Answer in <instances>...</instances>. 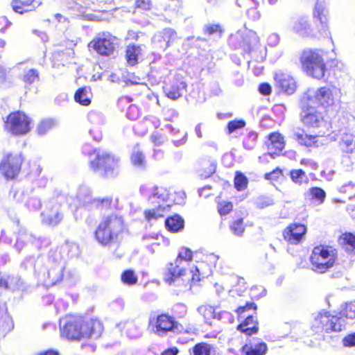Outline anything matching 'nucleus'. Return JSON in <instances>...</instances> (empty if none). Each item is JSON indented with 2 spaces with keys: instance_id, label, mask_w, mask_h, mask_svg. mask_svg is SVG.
Instances as JSON below:
<instances>
[{
  "instance_id": "nucleus-62",
  "label": "nucleus",
  "mask_w": 355,
  "mask_h": 355,
  "mask_svg": "<svg viewBox=\"0 0 355 355\" xmlns=\"http://www.w3.org/2000/svg\"><path fill=\"white\" fill-rule=\"evenodd\" d=\"M132 101V99L131 98L128 97L126 96H123L119 98L117 104H118L119 107H121L123 103H124L125 102L129 103Z\"/></svg>"
},
{
  "instance_id": "nucleus-46",
  "label": "nucleus",
  "mask_w": 355,
  "mask_h": 355,
  "mask_svg": "<svg viewBox=\"0 0 355 355\" xmlns=\"http://www.w3.org/2000/svg\"><path fill=\"white\" fill-rule=\"evenodd\" d=\"M340 317L345 318L347 319H355V302H349L346 303L345 307L340 313Z\"/></svg>"
},
{
  "instance_id": "nucleus-33",
  "label": "nucleus",
  "mask_w": 355,
  "mask_h": 355,
  "mask_svg": "<svg viewBox=\"0 0 355 355\" xmlns=\"http://www.w3.org/2000/svg\"><path fill=\"white\" fill-rule=\"evenodd\" d=\"M217 210L220 216H226L232 212L234 205L231 201L221 199L220 195L217 196Z\"/></svg>"
},
{
  "instance_id": "nucleus-17",
  "label": "nucleus",
  "mask_w": 355,
  "mask_h": 355,
  "mask_svg": "<svg viewBox=\"0 0 355 355\" xmlns=\"http://www.w3.org/2000/svg\"><path fill=\"white\" fill-rule=\"evenodd\" d=\"M266 145L267 148L272 150V153H268L272 157L275 158L274 154H279L285 148L286 141L284 137L279 131L270 132L266 137ZM268 154H265L263 157H259V160L263 162V159Z\"/></svg>"
},
{
  "instance_id": "nucleus-26",
  "label": "nucleus",
  "mask_w": 355,
  "mask_h": 355,
  "mask_svg": "<svg viewBox=\"0 0 355 355\" xmlns=\"http://www.w3.org/2000/svg\"><path fill=\"white\" fill-rule=\"evenodd\" d=\"M198 168L200 176L202 179H207L216 172V163L211 159H203L199 162Z\"/></svg>"
},
{
  "instance_id": "nucleus-47",
  "label": "nucleus",
  "mask_w": 355,
  "mask_h": 355,
  "mask_svg": "<svg viewBox=\"0 0 355 355\" xmlns=\"http://www.w3.org/2000/svg\"><path fill=\"white\" fill-rule=\"evenodd\" d=\"M274 204L273 200L267 196H260L254 201V205L257 209H263Z\"/></svg>"
},
{
  "instance_id": "nucleus-49",
  "label": "nucleus",
  "mask_w": 355,
  "mask_h": 355,
  "mask_svg": "<svg viewBox=\"0 0 355 355\" xmlns=\"http://www.w3.org/2000/svg\"><path fill=\"white\" fill-rule=\"evenodd\" d=\"M246 123L243 119L230 121L227 125V133L231 135L234 132L245 127Z\"/></svg>"
},
{
  "instance_id": "nucleus-20",
  "label": "nucleus",
  "mask_w": 355,
  "mask_h": 355,
  "mask_svg": "<svg viewBox=\"0 0 355 355\" xmlns=\"http://www.w3.org/2000/svg\"><path fill=\"white\" fill-rule=\"evenodd\" d=\"M237 330L246 336H252L259 332V321L253 315H248L236 327Z\"/></svg>"
},
{
  "instance_id": "nucleus-32",
  "label": "nucleus",
  "mask_w": 355,
  "mask_h": 355,
  "mask_svg": "<svg viewBox=\"0 0 355 355\" xmlns=\"http://www.w3.org/2000/svg\"><path fill=\"white\" fill-rule=\"evenodd\" d=\"M131 163L136 166H142L146 163L145 155L139 148V144H137L134 146V150L130 155Z\"/></svg>"
},
{
  "instance_id": "nucleus-45",
  "label": "nucleus",
  "mask_w": 355,
  "mask_h": 355,
  "mask_svg": "<svg viewBox=\"0 0 355 355\" xmlns=\"http://www.w3.org/2000/svg\"><path fill=\"white\" fill-rule=\"evenodd\" d=\"M40 73L35 69H31L22 76V80L26 85H31L39 80Z\"/></svg>"
},
{
  "instance_id": "nucleus-38",
  "label": "nucleus",
  "mask_w": 355,
  "mask_h": 355,
  "mask_svg": "<svg viewBox=\"0 0 355 355\" xmlns=\"http://www.w3.org/2000/svg\"><path fill=\"white\" fill-rule=\"evenodd\" d=\"M224 32L225 28L220 24H209L203 28L204 34L209 36L216 35L221 37Z\"/></svg>"
},
{
  "instance_id": "nucleus-5",
  "label": "nucleus",
  "mask_w": 355,
  "mask_h": 355,
  "mask_svg": "<svg viewBox=\"0 0 355 355\" xmlns=\"http://www.w3.org/2000/svg\"><path fill=\"white\" fill-rule=\"evenodd\" d=\"M338 257L335 245L319 244L314 246L309 257L312 270L320 274L327 272L336 264Z\"/></svg>"
},
{
  "instance_id": "nucleus-39",
  "label": "nucleus",
  "mask_w": 355,
  "mask_h": 355,
  "mask_svg": "<svg viewBox=\"0 0 355 355\" xmlns=\"http://www.w3.org/2000/svg\"><path fill=\"white\" fill-rule=\"evenodd\" d=\"M193 259V251L186 247H183L179 251L177 257L174 260L178 263H180L182 261H185L187 263L191 262Z\"/></svg>"
},
{
  "instance_id": "nucleus-53",
  "label": "nucleus",
  "mask_w": 355,
  "mask_h": 355,
  "mask_svg": "<svg viewBox=\"0 0 355 355\" xmlns=\"http://www.w3.org/2000/svg\"><path fill=\"white\" fill-rule=\"evenodd\" d=\"M126 116L130 120H137L141 116V112L135 105H130L127 110Z\"/></svg>"
},
{
  "instance_id": "nucleus-18",
  "label": "nucleus",
  "mask_w": 355,
  "mask_h": 355,
  "mask_svg": "<svg viewBox=\"0 0 355 355\" xmlns=\"http://www.w3.org/2000/svg\"><path fill=\"white\" fill-rule=\"evenodd\" d=\"M144 53L143 45L129 44L125 50V59L128 65L134 67L139 64Z\"/></svg>"
},
{
  "instance_id": "nucleus-48",
  "label": "nucleus",
  "mask_w": 355,
  "mask_h": 355,
  "mask_svg": "<svg viewBox=\"0 0 355 355\" xmlns=\"http://www.w3.org/2000/svg\"><path fill=\"white\" fill-rule=\"evenodd\" d=\"M199 311L202 315L205 322L211 324V320L215 318V311L210 306H202L200 308Z\"/></svg>"
},
{
  "instance_id": "nucleus-35",
  "label": "nucleus",
  "mask_w": 355,
  "mask_h": 355,
  "mask_svg": "<svg viewBox=\"0 0 355 355\" xmlns=\"http://www.w3.org/2000/svg\"><path fill=\"white\" fill-rule=\"evenodd\" d=\"M248 178L240 171L235 172L234 178V186L236 191H242L248 188Z\"/></svg>"
},
{
  "instance_id": "nucleus-24",
  "label": "nucleus",
  "mask_w": 355,
  "mask_h": 355,
  "mask_svg": "<svg viewBox=\"0 0 355 355\" xmlns=\"http://www.w3.org/2000/svg\"><path fill=\"white\" fill-rule=\"evenodd\" d=\"M339 245L349 254L355 255V234L345 232L342 233L338 238Z\"/></svg>"
},
{
  "instance_id": "nucleus-1",
  "label": "nucleus",
  "mask_w": 355,
  "mask_h": 355,
  "mask_svg": "<svg viewBox=\"0 0 355 355\" xmlns=\"http://www.w3.org/2000/svg\"><path fill=\"white\" fill-rule=\"evenodd\" d=\"M207 263V261H202L198 266H193L190 269L189 276L186 268L180 267V264L174 261L168 262L164 272V282L168 286L180 288V291H190L211 273L210 267L207 271H204Z\"/></svg>"
},
{
  "instance_id": "nucleus-44",
  "label": "nucleus",
  "mask_w": 355,
  "mask_h": 355,
  "mask_svg": "<svg viewBox=\"0 0 355 355\" xmlns=\"http://www.w3.org/2000/svg\"><path fill=\"white\" fill-rule=\"evenodd\" d=\"M309 192L312 200H314L319 204L324 202L326 198V193L322 189L318 187H313L309 189Z\"/></svg>"
},
{
  "instance_id": "nucleus-56",
  "label": "nucleus",
  "mask_w": 355,
  "mask_h": 355,
  "mask_svg": "<svg viewBox=\"0 0 355 355\" xmlns=\"http://www.w3.org/2000/svg\"><path fill=\"white\" fill-rule=\"evenodd\" d=\"M14 277L11 275L3 276L0 272V288L4 290H10Z\"/></svg>"
},
{
  "instance_id": "nucleus-40",
  "label": "nucleus",
  "mask_w": 355,
  "mask_h": 355,
  "mask_svg": "<svg viewBox=\"0 0 355 355\" xmlns=\"http://www.w3.org/2000/svg\"><path fill=\"white\" fill-rule=\"evenodd\" d=\"M241 294H246L248 300L252 302L258 300L264 295V291L257 286L251 287L248 291L245 289L243 291L241 290Z\"/></svg>"
},
{
  "instance_id": "nucleus-54",
  "label": "nucleus",
  "mask_w": 355,
  "mask_h": 355,
  "mask_svg": "<svg viewBox=\"0 0 355 355\" xmlns=\"http://www.w3.org/2000/svg\"><path fill=\"white\" fill-rule=\"evenodd\" d=\"M153 7L152 0H135V8L141 10H150Z\"/></svg>"
},
{
  "instance_id": "nucleus-34",
  "label": "nucleus",
  "mask_w": 355,
  "mask_h": 355,
  "mask_svg": "<svg viewBox=\"0 0 355 355\" xmlns=\"http://www.w3.org/2000/svg\"><path fill=\"white\" fill-rule=\"evenodd\" d=\"M211 350V345L206 342L196 343L192 348L189 349V355H210Z\"/></svg>"
},
{
  "instance_id": "nucleus-36",
  "label": "nucleus",
  "mask_w": 355,
  "mask_h": 355,
  "mask_svg": "<svg viewBox=\"0 0 355 355\" xmlns=\"http://www.w3.org/2000/svg\"><path fill=\"white\" fill-rule=\"evenodd\" d=\"M163 91L165 95L172 99L176 100L179 98L182 94L180 92V89L178 84H171L166 83L163 86Z\"/></svg>"
},
{
  "instance_id": "nucleus-57",
  "label": "nucleus",
  "mask_w": 355,
  "mask_h": 355,
  "mask_svg": "<svg viewBox=\"0 0 355 355\" xmlns=\"http://www.w3.org/2000/svg\"><path fill=\"white\" fill-rule=\"evenodd\" d=\"M342 343L346 347H355V332L348 334L344 336Z\"/></svg>"
},
{
  "instance_id": "nucleus-25",
  "label": "nucleus",
  "mask_w": 355,
  "mask_h": 355,
  "mask_svg": "<svg viewBox=\"0 0 355 355\" xmlns=\"http://www.w3.org/2000/svg\"><path fill=\"white\" fill-rule=\"evenodd\" d=\"M170 206L158 205L144 211V216L148 222L163 218L168 213Z\"/></svg>"
},
{
  "instance_id": "nucleus-10",
  "label": "nucleus",
  "mask_w": 355,
  "mask_h": 355,
  "mask_svg": "<svg viewBox=\"0 0 355 355\" xmlns=\"http://www.w3.org/2000/svg\"><path fill=\"white\" fill-rule=\"evenodd\" d=\"M345 326L342 317L329 312L318 313L314 318L311 329L315 334H329L341 331Z\"/></svg>"
},
{
  "instance_id": "nucleus-55",
  "label": "nucleus",
  "mask_w": 355,
  "mask_h": 355,
  "mask_svg": "<svg viewBox=\"0 0 355 355\" xmlns=\"http://www.w3.org/2000/svg\"><path fill=\"white\" fill-rule=\"evenodd\" d=\"M340 191L346 194L347 197L349 199L355 198V183L349 182L343 185Z\"/></svg>"
},
{
  "instance_id": "nucleus-7",
  "label": "nucleus",
  "mask_w": 355,
  "mask_h": 355,
  "mask_svg": "<svg viewBox=\"0 0 355 355\" xmlns=\"http://www.w3.org/2000/svg\"><path fill=\"white\" fill-rule=\"evenodd\" d=\"M92 153L94 157L90 159L89 166L94 173H98L101 178L105 180L116 176L119 158L111 153H103L96 149Z\"/></svg>"
},
{
  "instance_id": "nucleus-16",
  "label": "nucleus",
  "mask_w": 355,
  "mask_h": 355,
  "mask_svg": "<svg viewBox=\"0 0 355 355\" xmlns=\"http://www.w3.org/2000/svg\"><path fill=\"white\" fill-rule=\"evenodd\" d=\"M231 293L232 303L236 306L234 312L238 318H243L245 312L257 310V305L254 302L248 300L246 294H241L239 285L235 286Z\"/></svg>"
},
{
  "instance_id": "nucleus-43",
  "label": "nucleus",
  "mask_w": 355,
  "mask_h": 355,
  "mask_svg": "<svg viewBox=\"0 0 355 355\" xmlns=\"http://www.w3.org/2000/svg\"><path fill=\"white\" fill-rule=\"evenodd\" d=\"M55 126V122L51 119H44L41 121L37 127V133L39 135H44L50 132Z\"/></svg>"
},
{
  "instance_id": "nucleus-31",
  "label": "nucleus",
  "mask_w": 355,
  "mask_h": 355,
  "mask_svg": "<svg viewBox=\"0 0 355 355\" xmlns=\"http://www.w3.org/2000/svg\"><path fill=\"white\" fill-rule=\"evenodd\" d=\"M278 86L280 89L288 94H293L296 89V84L293 78L289 77H283L278 80Z\"/></svg>"
},
{
  "instance_id": "nucleus-21",
  "label": "nucleus",
  "mask_w": 355,
  "mask_h": 355,
  "mask_svg": "<svg viewBox=\"0 0 355 355\" xmlns=\"http://www.w3.org/2000/svg\"><path fill=\"white\" fill-rule=\"evenodd\" d=\"M40 4L39 0H12L11 1L12 10L20 15L35 10Z\"/></svg>"
},
{
  "instance_id": "nucleus-41",
  "label": "nucleus",
  "mask_w": 355,
  "mask_h": 355,
  "mask_svg": "<svg viewBox=\"0 0 355 355\" xmlns=\"http://www.w3.org/2000/svg\"><path fill=\"white\" fill-rule=\"evenodd\" d=\"M94 202L96 208L100 211H108L114 204L112 197L98 198Z\"/></svg>"
},
{
  "instance_id": "nucleus-12",
  "label": "nucleus",
  "mask_w": 355,
  "mask_h": 355,
  "mask_svg": "<svg viewBox=\"0 0 355 355\" xmlns=\"http://www.w3.org/2000/svg\"><path fill=\"white\" fill-rule=\"evenodd\" d=\"M340 89L335 86L320 87L318 88L313 98L309 101L314 102L318 106H322L327 110L334 116L336 114V110L334 107L336 103L340 101Z\"/></svg>"
},
{
  "instance_id": "nucleus-8",
  "label": "nucleus",
  "mask_w": 355,
  "mask_h": 355,
  "mask_svg": "<svg viewBox=\"0 0 355 355\" xmlns=\"http://www.w3.org/2000/svg\"><path fill=\"white\" fill-rule=\"evenodd\" d=\"M31 118L24 112L15 110L10 112L3 121L4 130L15 137H21L31 130Z\"/></svg>"
},
{
  "instance_id": "nucleus-3",
  "label": "nucleus",
  "mask_w": 355,
  "mask_h": 355,
  "mask_svg": "<svg viewBox=\"0 0 355 355\" xmlns=\"http://www.w3.org/2000/svg\"><path fill=\"white\" fill-rule=\"evenodd\" d=\"M103 330V324L96 318L80 315H69L60 327V336L67 340H80L98 336Z\"/></svg>"
},
{
  "instance_id": "nucleus-4",
  "label": "nucleus",
  "mask_w": 355,
  "mask_h": 355,
  "mask_svg": "<svg viewBox=\"0 0 355 355\" xmlns=\"http://www.w3.org/2000/svg\"><path fill=\"white\" fill-rule=\"evenodd\" d=\"M302 70L309 77L321 80L327 71V61L322 49L308 48L302 51L300 58Z\"/></svg>"
},
{
  "instance_id": "nucleus-27",
  "label": "nucleus",
  "mask_w": 355,
  "mask_h": 355,
  "mask_svg": "<svg viewBox=\"0 0 355 355\" xmlns=\"http://www.w3.org/2000/svg\"><path fill=\"white\" fill-rule=\"evenodd\" d=\"M90 88L82 87L78 88L73 96L74 101L83 106H88L91 104V98L89 96Z\"/></svg>"
},
{
  "instance_id": "nucleus-63",
  "label": "nucleus",
  "mask_w": 355,
  "mask_h": 355,
  "mask_svg": "<svg viewBox=\"0 0 355 355\" xmlns=\"http://www.w3.org/2000/svg\"><path fill=\"white\" fill-rule=\"evenodd\" d=\"M38 355H60V354L55 350L49 349L45 352L39 353Z\"/></svg>"
},
{
  "instance_id": "nucleus-51",
  "label": "nucleus",
  "mask_w": 355,
  "mask_h": 355,
  "mask_svg": "<svg viewBox=\"0 0 355 355\" xmlns=\"http://www.w3.org/2000/svg\"><path fill=\"white\" fill-rule=\"evenodd\" d=\"M162 38L169 46L177 38V33L171 28H166L163 31Z\"/></svg>"
},
{
  "instance_id": "nucleus-50",
  "label": "nucleus",
  "mask_w": 355,
  "mask_h": 355,
  "mask_svg": "<svg viewBox=\"0 0 355 355\" xmlns=\"http://www.w3.org/2000/svg\"><path fill=\"white\" fill-rule=\"evenodd\" d=\"M230 228L234 234L239 236L241 235L245 230L243 219L239 218L233 220L230 225Z\"/></svg>"
},
{
  "instance_id": "nucleus-23",
  "label": "nucleus",
  "mask_w": 355,
  "mask_h": 355,
  "mask_svg": "<svg viewBox=\"0 0 355 355\" xmlns=\"http://www.w3.org/2000/svg\"><path fill=\"white\" fill-rule=\"evenodd\" d=\"M267 344L259 340L257 343L249 342L241 348L243 355H265L268 352Z\"/></svg>"
},
{
  "instance_id": "nucleus-13",
  "label": "nucleus",
  "mask_w": 355,
  "mask_h": 355,
  "mask_svg": "<svg viewBox=\"0 0 355 355\" xmlns=\"http://www.w3.org/2000/svg\"><path fill=\"white\" fill-rule=\"evenodd\" d=\"M230 42L234 49H240L245 55L254 51L259 45L260 40L256 32L245 29L232 35Z\"/></svg>"
},
{
  "instance_id": "nucleus-9",
  "label": "nucleus",
  "mask_w": 355,
  "mask_h": 355,
  "mask_svg": "<svg viewBox=\"0 0 355 355\" xmlns=\"http://www.w3.org/2000/svg\"><path fill=\"white\" fill-rule=\"evenodd\" d=\"M119 46V38L107 31L99 33L88 44L97 55L101 57L114 56Z\"/></svg>"
},
{
  "instance_id": "nucleus-37",
  "label": "nucleus",
  "mask_w": 355,
  "mask_h": 355,
  "mask_svg": "<svg viewBox=\"0 0 355 355\" xmlns=\"http://www.w3.org/2000/svg\"><path fill=\"white\" fill-rule=\"evenodd\" d=\"M121 281L123 284L131 286L137 283L138 277L133 270L128 269L121 274Z\"/></svg>"
},
{
  "instance_id": "nucleus-30",
  "label": "nucleus",
  "mask_w": 355,
  "mask_h": 355,
  "mask_svg": "<svg viewBox=\"0 0 355 355\" xmlns=\"http://www.w3.org/2000/svg\"><path fill=\"white\" fill-rule=\"evenodd\" d=\"M289 177L294 184L299 186L309 183V178L305 171L301 168L291 170Z\"/></svg>"
},
{
  "instance_id": "nucleus-61",
  "label": "nucleus",
  "mask_w": 355,
  "mask_h": 355,
  "mask_svg": "<svg viewBox=\"0 0 355 355\" xmlns=\"http://www.w3.org/2000/svg\"><path fill=\"white\" fill-rule=\"evenodd\" d=\"M178 352L179 351H178V348L174 347L166 349V350H164L162 352V355H177Z\"/></svg>"
},
{
  "instance_id": "nucleus-42",
  "label": "nucleus",
  "mask_w": 355,
  "mask_h": 355,
  "mask_svg": "<svg viewBox=\"0 0 355 355\" xmlns=\"http://www.w3.org/2000/svg\"><path fill=\"white\" fill-rule=\"evenodd\" d=\"M258 134L255 131L250 132L243 141V147L248 150H253L257 144Z\"/></svg>"
},
{
  "instance_id": "nucleus-22",
  "label": "nucleus",
  "mask_w": 355,
  "mask_h": 355,
  "mask_svg": "<svg viewBox=\"0 0 355 355\" xmlns=\"http://www.w3.org/2000/svg\"><path fill=\"white\" fill-rule=\"evenodd\" d=\"M323 135L295 133V139L301 145L308 148H318L323 144L320 138Z\"/></svg>"
},
{
  "instance_id": "nucleus-11",
  "label": "nucleus",
  "mask_w": 355,
  "mask_h": 355,
  "mask_svg": "<svg viewBox=\"0 0 355 355\" xmlns=\"http://www.w3.org/2000/svg\"><path fill=\"white\" fill-rule=\"evenodd\" d=\"M24 162L21 153L9 152L0 161V173L5 180H14L19 175Z\"/></svg>"
},
{
  "instance_id": "nucleus-6",
  "label": "nucleus",
  "mask_w": 355,
  "mask_h": 355,
  "mask_svg": "<svg viewBox=\"0 0 355 355\" xmlns=\"http://www.w3.org/2000/svg\"><path fill=\"white\" fill-rule=\"evenodd\" d=\"M333 114L327 112L322 106L315 105L314 102H309L303 105L300 114V122L308 129H318L331 126Z\"/></svg>"
},
{
  "instance_id": "nucleus-2",
  "label": "nucleus",
  "mask_w": 355,
  "mask_h": 355,
  "mask_svg": "<svg viewBox=\"0 0 355 355\" xmlns=\"http://www.w3.org/2000/svg\"><path fill=\"white\" fill-rule=\"evenodd\" d=\"M127 232V225L123 217L112 213L102 217L94 231V238L103 248H118L123 235Z\"/></svg>"
},
{
  "instance_id": "nucleus-29",
  "label": "nucleus",
  "mask_w": 355,
  "mask_h": 355,
  "mask_svg": "<svg viewBox=\"0 0 355 355\" xmlns=\"http://www.w3.org/2000/svg\"><path fill=\"white\" fill-rule=\"evenodd\" d=\"M42 220L44 223L55 226L58 225L63 218V214L58 210H51L47 213L42 214Z\"/></svg>"
},
{
  "instance_id": "nucleus-19",
  "label": "nucleus",
  "mask_w": 355,
  "mask_h": 355,
  "mask_svg": "<svg viewBox=\"0 0 355 355\" xmlns=\"http://www.w3.org/2000/svg\"><path fill=\"white\" fill-rule=\"evenodd\" d=\"M313 17L318 23V31H325L329 28L328 11L320 2L317 1L313 11Z\"/></svg>"
},
{
  "instance_id": "nucleus-14",
  "label": "nucleus",
  "mask_w": 355,
  "mask_h": 355,
  "mask_svg": "<svg viewBox=\"0 0 355 355\" xmlns=\"http://www.w3.org/2000/svg\"><path fill=\"white\" fill-rule=\"evenodd\" d=\"M153 331L158 336H165L178 329L179 324L173 317L168 313H161L150 321Z\"/></svg>"
},
{
  "instance_id": "nucleus-64",
  "label": "nucleus",
  "mask_w": 355,
  "mask_h": 355,
  "mask_svg": "<svg viewBox=\"0 0 355 355\" xmlns=\"http://www.w3.org/2000/svg\"><path fill=\"white\" fill-rule=\"evenodd\" d=\"M181 309H182V313H183V314H182V315H179V316H178V318H183V317H184V316L186 315V314H187V309H186L185 306H181Z\"/></svg>"
},
{
  "instance_id": "nucleus-52",
  "label": "nucleus",
  "mask_w": 355,
  "mask_h": 355,
  "mask_svg": "<svg viewBox=\"0 0 355 355\" xmlns=\"http://www.w3.org/2000/svg\"><path fill=\"white\" fill-rule=\"evenodd\" d=\"M283 175V171L279 167H276L272 171L264 174V178L269 181H276Z\"/></svg>"
},
{
  "instance_id": "nucleus-15",
  "label": "nucleus",
  "mask_w": 355,
  "mask_h": 355,
  "mask_svg": "<svg viewBox=\"0 0 355 355\" xmlns=\"http://www.w3.org/2000/svg\"><path fill=\"white\" fill-rule=\"evenodd\" d=\"M308 228L301 223H291L282 230L284 240L291 245H297L302 243L306 238Z\"/></svg>"
},
{
  "instance_id": "nucleus-28",
  "label": "nucleus",
  "mask_w": 355,
  "mask_h": 355,
  "mask_svg": "<svg viewBox=\"0 0 355 355\" xmlns=\"http://www.w3.org/2000/svg\"><path fill=\"white\" fill-rule=\"evenodd\" d=\"M165 225L168 231L178 232L184 227V220L178 215L166 218Z\"/></svg>"
},
{
  "instance_id": "nucleus-59",
  "label": "nucleus",
  "mask_w": 355,
  "mask_h": 355,
  "mask_svg": "<svg viewBox=\"0 0 355 355\" xmlns=\"http://www.w3.org/2000/svg\"><path fill=\"white\" fill-rule=\"evenodd\" d=\"M259 91L261 94H263L264 96H267V95H270L271 94L272 88H271V86L270 85V84H268L267 83H263L259 85Z\"/></svg>"
},
{
  "instance_id": "nucleus-60",
  "label": "nucleus",
  "mask_w": 355,
  "mask_h": 355,
  "mask_svg": "<svg viewBox=\"0 0 355 355\" xmlns=\"http://www.w3.org/2000/svg\"><path fill=\"white\" fill-rule=\"evenodd\" d=\"M151 141L157 146L162 144V137L160 135L155 134L150 137Z\"/></svg>"
},
{
  "instance_id": "nucleus-58",
  "label": "nucleus",
  "mask_w": 355,
  "mask_h": 355,
  "mask_svg": "<svg viewBox=\"0 0 355 355\" xmlns=\"http://www.w3.org/2000/svg\"><path fill=\"white\" fill-rule=\"evenodd\" d=\"M309 26L306 21L300 20L297 21L295 24L294 28L296 32L297 33H302V32H306L308 29Z\"/></svg>"
}]
</instances>
